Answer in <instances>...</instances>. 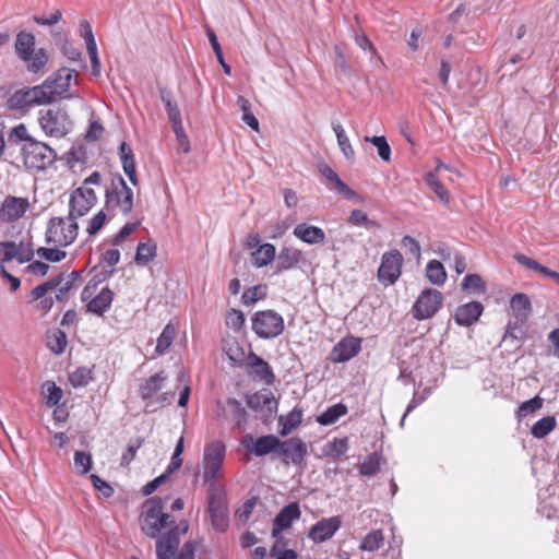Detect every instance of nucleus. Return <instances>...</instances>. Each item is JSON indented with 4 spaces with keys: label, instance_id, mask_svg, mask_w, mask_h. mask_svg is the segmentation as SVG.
Masks as SVG:
<instances>
[{
    "label": "nucleus",
    "instance_id": "nucleus-31",
    "mask_svg": "<svg viewBox=\"0 0 559 559\" xmlns=\"http://www.w3.org/2000/svg\"><path fill=\"white\" fill-rule=\"evenodd\" d=\"M276 255L274 245L265 242L259 246L255 250L251 251L252 263L257 267L269 265Z\"/></svg>",
    "mask_w": 559,
    "mask_h": 559
},
{
    "label": "nucleus",
    "instance_id": "nucleus-27",
    "mask_svg": "<svg viewBox=\"0 0 559 559\" xmlns=\"http://www.w3.org/2000/svg\"><path fill=\"white\" fill-rule=\"evenodd\" d=\"M300 260V250L288 247L282 248L276 259L275 273L280 274L297 266Z\"/></svg>",
    "mask_w": 559,
    "mask_h": 559
},
{
    "label": "nucleus",
    "instance_id": "nucleus-64",
    "mask_svg": "<svg viewBox=\"0 0 559 559\" xmlns=\"http://www.w3.org/2000/svg\"><path fill=\"white\" fill-rule=\"evenodd\" d=\"M80 35L84 38L86 47L96 44L95 37L92 31V26L88 21L82 20L79 25Z\"/></svg>",
    "mask_w": 559,
    "mask_h": 559
},
{
    "label": "nucleus",
    "instance_id": "nucleus-54",
    "mask_svg": "<svg viewBox=\"0 0 559 559\" xmlns=\"http://www.w3.org/2000/svg\"><path fill=\"white\" fill-rule=\"evenodd\" d=\"M359 473L365 476H372L380 469V456L377 453L368 455L358 466Z\"/></svg>",
    "mask_w": 559,
    "mask_h": 559
},
{
    "label": "nucleus",
    "instance_id": "nucleus-13",
    "mask_svg": "<svg viewBox=\"0 0 559 559\" xmlns=\"http://www.w3.org/2000/svg\"><path fill=\"white\" fill-rule=\"evenodd\" d=\"M403 263L404 258L397 249L384 252L377 272L378 281L384 286L395 284L402 274Z\"/></svg>",
    "mask_w": 559,
    "mask_h": 559
},
{
    "label": "nucleus",
    "instance_id": "nucleus-20",
    "mask_svg": "<svg viewBox=\"0 0 559 559\" xmlns=\"http://www.w3.org/2000/svg\"><path fill=\"white\" fill-rule=\"evenodd\" d=\"M277 451L286 464L292 462L295 465H299L304 462L308 453V448L306 442L300 438L294 437L285 441H281Z\"/></svg>",
    "mask_w": 559,
    "mask_h": 559
},
{
    "label": "nucleus",
    "instance_id": "nucleus-7",
    "mask_svg": "<svg viewBox=\"0 0 559 559\" xmlns=\"http://www.w3.org/2000/svg\"><path fill=\"white\" fill-rule=\"evenodd\" d=\"M163 509L160 498H151L143 503L140 525L145 535L156 537L163 528L175 523L171 516L165 513Z\"/></svg>",
    "mask_w": 559,
    "mask_h": 559
},
{
    "label": "nucleus",
    "instance_id": "nucleus-6",
    "mask_svg": "<svg viewBox=\"0 0 559 559\" xmlns=\"http://www.w3.org/2000/svg\"><path fill=\"white\" fill-rule=\"evenodd\" d=\"M114 292L102 281L91 280L81 293V301L86 312L102 317L107 312L114 301Z\"/></svg>",
    "mask_w": 559,
    "mask_h": 559
},
{
    "label": "nucleus",
    "instance_id": "nucleus-37",
    "mask_svg": "<svg viewBox=\"0 0 559 559\" xmlns=\"http://www.w3.org/2000/svg\"><path fill=\"white\" fill-rule=\"evenodd\" d=\"M348 412L347 406L343 403L334 404L328 407L317 417V421L322 426H329L336 423L342 416Z\"/></svg>",
    "mask_w": 559,
    "mask_h": 559
},
{
    "label": "nucleus",
    "instance_id": "nucleus-10",
    "mask_svg": "<svg viewBox=\"0 0 559 559\" xmlns=\"http://www.w3.org/2000/svg\"><path fill=\"white\" fill-rule=\"evenodd\" d=\"M226 448L222 441L207 444L203 455V479L214 486L223 477Z\"/></svg>",
    "mask_w": 559,
    "mask_h": 559
},
{
    "label": "nucleus",
    "instance_id": "nucleus-33",
    "mask_svg": "<svg viewBox=\"0 0 559 559\" xmlns=\"http://www.w3.org/2000/svg\"><path fill=\"white\" fill-rule=\"evenodd\" d=\"M320 171L340 194L344 195L346 199L356 197V192L350 189L330 166H323Z\"/></svg>",
    "mask_w": 559,
    "mask_h": 559
},
{
    "label": "nucleus",
    "instance_id": "nucleus-41",
    "mask_svg": "<svg viewBox=\"0 0 559 559\" xmlns=\"http://www.w3.org/2000/svg\"><path fill=\"white\" fill-rule=\"evenodd\" d=\"M557 421L554 416H545L537 420L531 428L534 438L543 439L556 428Z\"/></svg>",
    "mask_w": 559,
    "mask_h": 559
},
{
    "label": "nucleus",
    "instance_id": "nucleus-11",
    "mask_svg": "<svg viewBox=\"0 0 559 559\" xmlns=\"http://www.w3.org/2000/svg\"><path fill=\"white\" fill-rule=\"evenodd\" d=\"M251 322L253 332L264 340L278 336L285 328L284 318L271 309L254 312Z\"/></svg>",
    "mask_w": 559,
    "mask_h": 559
},
{
    "label": "nucleus",
    "instance_id": "nucleus-56",
    "mask_svg": "<svg viewBox=\"0 0 559 559\" xmlns=\"http://www.w3.org/2000/svg\"><path fill=\"white\" fill-rule=\"evenodd\" d=\"M462 288L474 293H484L485 284L479 275L467 274L462 282Z\"/></svg>",
    "mask_w": 559,
    "mask_h": 559
},
{
    "label": "nucleus",
    "instance_id": "nucleus-4",
    "mask_svg": "<svg viewBox=\"0 0 559 559\" xmlns=\"http://www.w3.org/2000/svg\"><path fill=\"white\" fill-rule=\"evenodd\" d=\"M187 530V525L183 528L174 526L167 533L162 535L156 543L157 559H193L197 549L201 547V544L198 540L187 542L179 556L175 558L180 543V535L185 534Z\"/></svg>",
    "mask_w": 559,
    "mask_h": 559
},
{
    "label": "nucleus",
    "instance_id": "nucleus-26",
    "mask_svg": "<svg viewBox=\"0 0 559 559\" xmlns=\"http://www.w3.org/2000/svg\"><path fill=\"white\" fill-rule=\"evenodd\" d=\"M302 242L308 245L322 243L325 239V234L322 228L306 223L298 224L293 231Z\"/></svg>",
    "mask_w": 559,
    "mask_h": 559
},
{
    "label": "nucleus",
    "instance_id": "nucleus-5",
    "mask_svg": "<svg viewBox=\"0 0 559 559\" xmlns=\"http://www.w3.org/2000/svg\"><path fill=\"white\" fill-rule=\"evenodd\" d=\"M104 207L108 213H120L126 216L133 209V191L128 187L121 176L111 177L110 183L105 188Z\"/></svg>",
    "mask_w": 559,
    "mask_h": 559
},
{
    "label": "nucleus",
    "instance_id": "nucleus-21",
    "mask_svg": "<svg viewBox=\"0 0 559 559\" xmlns=\"http://www.w3.org/2000/svg\"><path fill=\"white\" fill-rule=\"evenodd\" d=\"M242 447L252 452L257 456H264L274 451L278 450V445L281 444V440L278 437L274 435H266L259 437L258 439H253L251 435H247L241 440Z\"/></svg>",
    "mask_w": 559,
    "mask_h": 559
},
{
    "label": "nucleus",
    "instance_id": "nucleus-17",
    "mask_svg": "<svg viewBox=\"0 0 559 559\" xmlns=\"http://www.w3.org/2000/svg\"><path fill=\"white\" fill-rule=\"evenodd\" d=\"M166 379L167 376L165 372L160 371L148 377L141 383L139 394L147 407L155 403L163 404L167 401L166 393L159 394Z\"/></svg>",
    "mask_w": 559,
    "mask_h": 559
},
{
    "label": "nucleus",
    "instance_id": "nucleus-35",
    "mask_svg": "<svg viewBox=\"0 0 559 559\" xmlns=\"http://www.w3.org/2000/svg\"><path fill=\"white\" fill-rule=\"evenodd\" d=\"M514 259L523 266L534 270V271L543 274L544 276H547V277L554 280L559 285V272L552 271V270L548 269L547 266L542 265L536 260H534L530 257H526L524 254H521V253L515 254Z\"/></svg>",
    "mask_w": 559,
    "mask_h": 559
},
{
    "label": "nucleus",
    "instance_id": "nucleus-51",
    "mask_svg": "<svg viewBox=\"0 0 559 559\" xmlns=\"http://www.w3.org/2000/svg\"><path fill=\"white\" fill-rule=\"evenodd\" d=\"M140 222L127 223L121 229L112 237L111 245L114 247H123L130 236L139 228Z\"/></svg>",
    "mask_w": 559,
    "mask_h": 559
},
{
    "label": "nucleus",
    "instance_id": "nucleus-19",
    "mask_svg": "<svg viewBox=\"0 0 559 559\" xmlns=\"http://www.w3.org/2000/svg\"><path fill=\"white\" fill-rule=\"evenodd\" d=\"M28 209L29 201L27 198L8 195L0 206V222L14 223L23 217Z\"/></svg>",
    "mask_w": 559,
    "mask_h": 559
},
{
    "label": "nucleus",
    "instance_id": "nucleus-2",
    "mask_svg": "<svg viewBox=\"0 0 559 559\" xmlns=\"http://www.w3.org/2000/svg\"><path fill=\"white\" fill-rule=\"evenodd\" d=\"M102 175L95 170L87 176L82 185L74 189L69 198V214L74 218L85 216L97 204L95 188L102 186Z\"/></svg>",
    "mask_w": 559,
    "mask_h": 559
},
{
    "label": "nucleus",
    "instance_id": "nucleus-23",
    "mask_svg": "<svg viewBox=\"0 0 559 559\" xmlns=\"http://www.w3.org/2000/svg\"><path fill=\"white\" fill-rule=\"evenodd\" d=\"M52 290L53 283L45 282L34 287L31 292V302H36L35 308L44 314L47 313L55 304L56 298L55 295H51Z\"/></svg>",
    "mask_w": 559,
    "mask_h": 559
},
{
    "label": "nucleus",
    "instance_id": "nucleus-50",
    "mask_svg": "<svg viewBox=\"0 0 559 559\" xmlns=\"http://www.w3.org/2000/svg\"><path fill=\"white\" fill-rule=\"evenodd\" d=\"M237 104L239 105L242 111V120L254 131H259V121L255 116L251 112V104L250 102L243 97L238 96Z\"/></svg>",
    "mask_w": 559,
    "mask_h": 559
},
{
    "label": "nucleus",
    "instance_id": "nucleus-29",
    "mask_svg": "<svg viewBox=\"0 0 559 559\" xmlns=\"http://www.w3.org/2000/svg\"><path fill=\"white\" fill-rule=\"evenodd\" d=\"M79 280V274L72 272L67 276L60 275L56 278H51L48 282L53 283L55 298L58 301H63L67 298V294L72 289L74 283Z\"/></svg>",
    "mask_w": 559,
    "mask_h": 559
},
{
    "label": "nucleus",
    "instance_id": "nucleus-57",
    "mask_svg": "<svg viewBox=\"0 0 559 559\" xmlns=\"http://www.w3.org/2000/svg\"><path fill=\"white\" fill-rule=\"evenodd\" d=\"M227 405L230 408L231 415L237 421V425L245 424L247 420V412L241 403L236 399H228Z\"/></svg>",
    "mask_w": 559,
    "mask_h": 559
},
{
    "label": "nucleus",
    "instance_id": "nucleus-32",
    "mask_svg": "<svg viewBox=\"0 0 559 559\" xmlns=\"http://www.w3.org/2000/svg\"><path fill=\"white\" fill-rule=\"evenodd\" d=\"M246 402L255 412L271 411L275 404L272 393L266 390L248 395Z\"/></svg>",
    "mask_w": 559,
    "mask_h": 559
},
{
    "label": "nucleus",
    "instance_id": "nucleus-34",
    "mask_svg": "<svg viewBox=\"0 0 559 559\" xmlns=\"http://www.w3.org/2000/svg\"><path fill=\"white\" fill-rule=\"evenodd\" d=\"M510 306L518 321L524 323L528 319V316L531 313V301L525 294H515L511 298Z\"/></svg>",
    "mask_w": 559,
    "mask_h": 559
},
{
    "label": "nucleus",
    "instance_id": "nucleus-61",
    "mask_svg": "<svg viewBox=\"0 0 559 559\" xmlns=\"http://www.w3.org/2000/svg\"><path fill=\"white\" fill-rule=\"evenodd\" d=\"M349 223L356 226H377V223L370 221L367 214L361 210H354L348 218Z\"/></svg>",
    "mask_w": 559,
    "mask_h": 559
},
{
    "label": "nucleus",
    "instance_id": "nucleus-47",
    "mask_svg": "<svg viewBox=\"0 0 559 559\" xmlns=\"http://www.w3.org/2000/svg\"><path fill=\"white\" fill-rule=\"evenodd\" d=\"M266 294H267L266 285L259 284V285L246 288L242 294L241 299L246 306H251V305H254L257 301L264 299L266 297Z\"/></svg>",
    "mask_w": 559,
    "mask_h": 559
},
{
    "label": "nucleus",
    "instance_id": "nucleus-28",
    "mask_svg": "<svg viewBox=\"0 0 559 559\" xmlns=\"http://www.w3.org/2000/svg\"><path fill=\"white\" fill-rule=\"evenodd\" d=\"M441 169H449V167L441 160H438L436 170L428 173L425 176V181L430 187V189L437 194L439 200L443 204L448 205L450 203V194L437 176V173L440 171Z\"/></svg>",
    "mask_w": 559,
    "mask_h": 559
},
{
    "label": "nucleus",
    "instance_id": "nucleus-40",
    "mask_svg": "<svg viewBox=\"0 0 559 559\" xmlns=\"http://www.w3.org/2000/svg\"><path fill=\"white\" fill-rule=\"evenodd\" d=\"M67 345L68 338L63 331L56 329L48 333L47 346L52 353L57 355L62 354L66 350Z\"/></svg>",
    "mask_w": 559,
    "mask_h": 559
},
{
    "label": "nucleus",
    "instance_id": "nucleus-63",
    "mask_svg": "<svg viewBox=\"0 0 559 559\" xmlns=\"http://www.w3.org/2000/svg\"><path fill=\"white\" fill-rule=\"evenodd\" d=\"M120 261V251L118 247L109 248L105 250L102 254V262L108 266L114 267L117 265Z\"/></svg>",
    "mask_w": 559,
    "mask_h": 559
},
{
    "label": "nucleus",
    "instance_id": "nucleus-9",
    "mask_svg": "<svg viewBox=\"0 0 559 559\" xmlns=\"http://www.w3.org/2000/svg\"><path fill=\"white\" fill-rule=\"evenodd\" d=\"M21 156L24 167L34 173L47 169L57 158L56 152L50 146L35 140L24 143Z\"/></svg>",
    "mask_w": 559,
    "mask_h": 559
},
{
    "label": "nucleus",
    "instance_id": "nucleus-18",
    "mask_svg": "<svg viewBox=\"0 0 559 559\" xmlns=\"http://www.w3.org/2000/svg\"><path fill=\"white\" fill-rule=\"evenodd\" d=\"M361 337L347 335L333 346L329 354V359L333 364L346 362L361 352Z\"/></svg>",
    "mask_w": 559,
    "mask_h": 559
},
{
    "label": "nucleus",
    "instance_id": "nucleus-1",
    "mask_svg": "<svg viewBox=\"0 0 559 559\" xmlns=\"http://www.w3.org/2000/svg\"><path fill=\"white\" fill-rule=\"evenodd\" d=\"M76 218L68 214L66 217H52L48 221L45 240L48 247H39L37 255L50 262H60L66 259L64 248L71 246L79 236Z\"/></svg>",
    "mask_w": 559,
    "mask_h": 559
},
{
    "label": "nucleus",
    "instance_id": "nucleus-3",
    "mask_svg": "<svg viewBox=\"0 0 559 559\" xmlns=\"http://www.w3.org/2000/svg\"><path fill=\"white\" fill-rule=\"evenodd\" d=\"M301 511L297 502L285 506L273 520L272 536L276 538L271 549V556L274 559H297V554L292 549H286V543L278 538L282 532L288 530L294 521L299 520Z\"/></svg>",
    "mask_w": 559,
    "mask_h": 559
},
{
    "label": "nucleus",
    "instance_id": "nucleus-15",
    "mask_svg": "<svg viewBox=\"0 0 559 559\" xmlns=\"http://www.w3.org/2000/svg\"><path fill=\"white\" fill-rule=\"evenodd\" d=\"M39 124L47 135L61 138L68 133L70 120L64 110L50 108L40 111Z\"/></svg>",
    "mask_w": 559,
    "mask_h": 559
},
{
    "label": "nucleus",
    "instance_id": "nucleus-42",
    "mask_svg": "<svg viewBox=\"0 0 559 559\" xmlns=\"http://www.w3.org/2000/svg\"><path fill=\"white\" fill-rule=\"evenodd\" d=\"M108 212L105 207L95 213L90 219L86 222L85 231L90 237L96 236L102 228L109 221Z\"/></svg>",
    "mask_w": 559,
    "mask_h": 559
},
{
    "label": "nucleus",
    "instance_id": "nucleus-14",
    "mask_svg": "<svg viewBox=\"0 0 559 559\" xmlns=\"http://www.w3.org/2000/svg\"><path fill=\"white\" fill-rule=\"evenodd\" d=\"M443 305L442 294L432 288H427L416 299L413 305V317L417 320H426L432 318Z\"/></svg>",
    "mask_w": 559,
    "mask_h": 559
},
{
    "label": "nucleus",
    "instance_id": "nucleus-55",
    "mask_svg": "<svg viewBox=\"0 0 559 559\" xmlns=\"http://www.w3.org/2000/svg\"><path fill=\"white\" fill-rule=\"evenodd\" d=\"M246 322L245 314L241 310L238 309H230L226 313V325L236 331L239 332Z\"/></svg>",
    "mask_w": 559,
    "mask_h": 559
},
{
    "label": "nucleus",
    "instance_id": "nucleus-53",
    "mask_svg": "<svg viewBox=\"0 0 559 559\" xmlns=\"http://www.w3.org/2000/svg\"><path fill=\"white\" fill-rule=\"evenodd\" d=\"M365 140L371 142L377 147L378 154L382 160L386 163L391 160V147L384 135L366 136Z\"/></svg>",
    "mask_w": 559,
    "mask_h": 559
},
{
    "label": "nucleus",
    "instance_id": "nucleus-60",
    "mask_svg": "<svg viewBox=\"0 0 559 559\" xmlns=\"http://www.w3.org/2000/svg\"><path fill=\"white\" fill-rule=\"evenodd\" d=\"M171 129H173L174 133L176 134V139H177V142H178V145L180 146V148L185 153H188L190 151V142H189L188 135L185 132L182 122H177L175 124H171Z\"/></svg>",
    "mask_w": 559,
    "mask_h": 559
},
{
    "label": "nucleus",
    "instance_id": "nucleus-16",
    "mask_svg": "<svg viewBox=\"0 0 559 559\" xmlns=\"http://www.w3.org/2000/svg\"><path fill=\"white\" fill-rule=\"evenodd\" d=\"M207 512L212 526L215 531L223 533L229 526L228 508L225 495L219 490H213L209 495Z\"/></svg>",
    "mask_w": 559,
    "mask_h": 559
},
{
    "label": "nucleus",
    "instance_id": "nucleus-8",
    "mask_svg": "<svg viewBox=\"0 0 559 559\" xmlns=\"http://www.w3.org/2000/svg\"><path fill=\"white\" fill-rule=\"evenodd\" d=\"M35 36L28 32H20L15 39V53L27 63V70L32 73L40 72L48 62V53L44 48L35 49Z\"/></svg>",
    "mask_w": 559,
    "mask_h": 559
},
{
    "label": "nucleus",
    "instance_id": "nucleus-36",
    "mask_svg": "<svg viewBox=\"0 0 559 559\" xmlns=\"http://www.w3.org/2000/svg\"><path fill=\"white\" fill-rule=\"evenodd\" d=\"M156 253L157 246L153 240L150 239L146 242H139L134 261L138 265H147L155 259Z\"/></svg>",
    "mask_w": 559,
    "mask_h": 559
},
{
    "label": "nucleus",
    "instance_id": "nucleus-24",
    "mask_svg": "<svg viewBox=\"0 0 559 559\" xmlns=\"http://www.w3.org/2000/svg\"><path fill=\"white\" fill-rule=\"evenodd\" d=\"M484 310L479 301H472L460 306L454 314L455 322L461 326H469L475 323Z\"/></svg>",
    "mask_w": 559,
    "mask_h": 559
},
{
    "label": "nucleus",
    "instance_id": "nucleus-44",
    "mask_svg": "<svg viewBox=\"0 0 559 559\" xmlns=\"http://www.w3.org/2000/svg\"><path fill=\"white\" fill-rule=\"evenodd\" d=\"M160 98L164 103L170 124L182 122L180 109L178 104L173 99L171 94L169 92L162 91Z\"/></svg>",
    "mask_w": 559,
    "mask_h": 559
},
{
    "label": "nucleus",
    "instance_id": "nucleus-58",
    "mask_svg": "<svg viewBox=\"0 0 559 559\" xmlns=\"http://www.w3.org/2000/svg\"><path fill=\"white\" fill-rule=\"evenodd\" d=\"M144 439L138 438L134 442H131L127 450L121 455V465L129 466L130 463L134 460L138 450L143 445Z\"/></svg>",
    "mask_w": 559,
    "mask_h": 559
},
{
    "label": "nucleus",
    "instance_id": "nucleus-62",
    "mask_svg": "<svg viewBox=\"0 0 559 559\" xmlns=\"http://www.w3.org/2000/svg\"><path fill=\"white\" fill-rule=\"evenodd\" d=\"M17 254V248L14 242H0V262L13 260Z\"/></svg>",
    "mask_w": 559,
    "mask_h": 559
},
{
    "label": "nucleus",
    "instance_id": "nucleus-25",
    "mask_svg": "<svg viewBox=\"0 0 559 559\" xmlns=\"http://www.w3.org/2000/svg\"><path fill=\"white\" fill-rule=\"evenodd\" d=\"M248 365L250 367V373L258 378L265 384H272L274 382V373L270 365L254 353H250L248 356Z\"/></svg>",
    "mask_w": 559,
    "mask_h": 559
},
{
    "label": "nucleus",
    "instance_id": "nucleus-30",
    "mask_svg": "<svg viewBox=\"0 0 559 559\" xmlns=\"http://www.w3.org/2000/svg\"><path fill=\"white\" fill-rule=\"evenodd\" d=\"M74 74L76 75L74 70L62 68L56 72L53 79H50L51 87L57 97L69 91Z\"/></svg>",
    "mask_w": 559,
    "mask_h": 559
},
{
    "label": "nucleus",
    "instance_id": "nucleus-48",
    "mask_svg": "<svg viewBox=\"0 0 559 559\" xmlns=\"http://www.w3.org/2000/svg\"><path fill=\"white\" fill-rule=\"evenodd\" d=\"M93 380V372L87 367H79L69 376V381L74 388L87 385Z\"/></svg>",
    "mask_w": 559,
    "mask_h": 559
},
{
    "label": "nucleus",
    "instance_id": "nucleus-43",
    "mask_svg": "<svg viewBox=\"0 0 559 559\" xmlns=\"http://www.w3.org/2000/svg\"><path fill=\"white\" fill-rule=\"evenodd\" d=\"M177 334L176 328L168 323L162 331L159 337L157 338V344L155 347V352L158 355H163L173 344Z\"/></svg>",
    "mask_w": 559,
    "mask_h": 559
},
{
    "label": "nucleus",
    "instance_id": "nucleus-38",
    "mask_svg": "<svg viewBox=\"0 0 559 559\" xmlns=\"http://www.w3.org/2000/svg\"><path fill=\"white\" fill-rule=\"evenodd\" d=\"M426 277L431 284L442 286L447 281L443 264L438 260H430L426 265Z\"/></svg>",
    "mask_w": 559,
    "mask_h": 559
},
{
    "label": "nucleus",
    "instance_id": "nucleus-49",
    "mask_svg": "<svg viewBox=\"0 0 559 559\" xmlns=\"http://www.w3.org/2000/svg\"><path fill=\"white\" fill-rule=\"evenodd\" d=\"M543 404L544 400L539 395H536L533 399L520 404V406L516 409V417L519 419L525 418L528 415L539 411L543 407Z\"/></svg>",
    "mask_w": 559,
    "mask_h": 559
},
{
    "label": "nucleus",
    "instance_id": "nucleus-46",
    "mask_svg": "<svg viewBox=\"0 0 559 559\" xmlns=\"http://www.w3.org/2000/svg\"><path fill=\"white\" fill-rule=\"evenodd\" d=\"M384 544V535L381 530H373L368 533L360 544V549L366 551H376Z\"/></svg>",
    "mask_w": 559,
    "mask_h": 559
},
{
    "label": "nucleus",
    "instance_id": "nucleus-45",
    "mask_svg": "<svg viewBox=\"0 0 559 559\" xmlns=\"http://www.w3.org/2000/svg\"><path fill=\"white\" fill-rule=\"evenodd\" d=\"M41 393L45 396L46 404L49 407L58 405L63 396L61 388L56 385V383L52 381H46L43 383Z\"/></svg>",
    "mask_w": 559,
    "mask_h": 559
},
{
    "label": "nucleus",
    "instance_id": "nucleus-39",
    "mask_svg": "<svg viewBox=\"0 0 559 559\" xmlns=\"http://www.w3.org/2000/svg\"><path fill=\"white\" fill-rule=\"evenodd\" d=\"M348 450V439L345 438H334L332 441L324 444L322 448V453L324 456L338 459L344 455Z\"/></svg>",
    "mask_w": 559,
    "mask_h": 559
},
{
    "label": "nucleus",
    "instance_id": "nucleus-59",
    "mask_svg": "<svg viewBox=\"0 0 559 559\" xmlns=\"http://www.w3.org/2000/svg\"><path fill=\"white\" fill-rule=\"evenodd\" d=\"M122 168L133 186L138 185L136 167L133 153L120 159Z\"/></svg>",
    "mask_w": 559,
    "mask_h": 559
},
{
    "label": "nucleus",
    "instance_id": "nucleus-12",
    "mask_svg": "<svg viewBox=\"0 0 559 559\" xmlns=\"http://www.w3.org/2000/svg\"><path fill=\"white\" fill-rule=\"evenodd\" d=\"M57 98L51 87L50 79H47L40 85L15 93L11 98V103L12 106L21 107L27 105H46L55 102Z\"/></svg>",
    "mask_w": 559,
    "mask_h": 559
},
{
    "label": "nucleus",
    "instance_id": "nucleus-52",
    "mask_svg": "<svg viewBox=\"0 0 559 559\" xmlns=\"http://www.w3.org/2000/svg\"><path fill=\"white\" fill-rule=\"evenodd\" d=\"M92 455L84 451H76L73 457V466L78 474L85 475L92 468Z\"/></svg>",
    "mask_w": 559,
    "mask_h": 559
},
{
    "label": "nucleus",
    "instance_id": "nucleus-22",
    "mask_svg": "<svg viewBox=\"0 0 559 559\" xmlns=\"http://www.w3.org/2000/svg\"><path fill=\"white\" fill-rule=\"evenodd\" d=\"M340 516H331L317 522L308 533V537L314 543H322L330 539L341 527Z\"/></svg>",
    "mask_w": 559,
    "mask_h": 559
}]
</instances>
